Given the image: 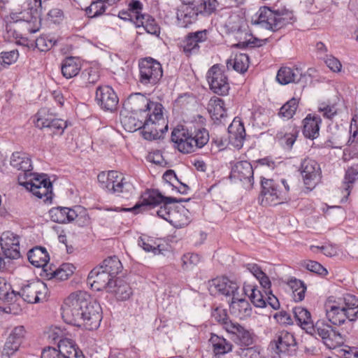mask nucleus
Returning a JSON list of instances; mask_svg holds the SVG:
<instances>
[{
	"instance_id": "48",
	"label": "nucleus",
	"mask_w": 358,
	"mask_h": 358,
	"mask_svg": "<svg viewBox=\"0 0 358 358\" xmlns=\"http://www.w3.org/2000/svg\"><path fill=\"white\" fill-rule=\"evenodd\" d=\"M142 16L143 19L140 20L142 23L136 24V27H142L148 34L158 36L160 34V28L155 20L148 15L142 14Z\"/></svg>"
},
{
	"instance_id": "18",
	"label": "nucleus",
	"mask_w": 358,
	"mask_h": 358,
	"mask_svg": "<svg viewBox=\"0 0 358 358\" xmlns=\"http://www.w3.org/2000/svg\"><path fill=\"white\" fill-rule=\"evenodd\" d=\"M309 334L320 337L325 345L331 348L334 346L333 342L335 341L337 343H340L342 339L341 334L334 330L332 327L323 322H317L315 324H313V330L308 331Z\"/></svg>"
},
{
	"instance_id": "36",
	"label": "nucleus",
	"mask_w": 358,
	"mask_h": 358,
	"mask_svg": "<svg viewBox=\"0 0 358 358\" xmlns=\"http://www.w3.org/2000/svg\"><path fill=\"white\" fill-rule=\"evenodd\" d=\"M293 314L297 324L306 332L313 330L311 315L307 309L301 306L295 307L293 308Z\"/></svg>"
},
{
	"instance_id": "24",
	"label": "nucleus",
	"mask_w": 358,
	"mask_h": 358,
	"mask_svg": "<svg viewBox=\"0 0 358 358\" xmlns=\"http://www.w3.org/2000/svg\"><path fill=\"white\" fill-rule=\"evenodd\" d=\"M40 29V22L35 16L24 20L13 27V36L15 38H27L28 34L37 32Z\"/></svg>"
},
{
	"instance_id": "61",
	"label": "nucleus",
	"mask_w": 358,
	"mask_h": 358,
	"mask_svg": "<svg viewBox=\"0 0 358 358\" xmlns=\"http://www.w3.org/2000/svg\"><path fill=\"white\" fill-rule=\"evenodd\" d=\"M303 265L308 271L321 276H325L328 273L327 270L317 262L308 260L304 262Z\"/></svg>"
},
{
	"instance_id": "58",
	"label": "nucleus",
	"mask_w": 358,
	"mask_h": 358,
	"mask_svg": "<svg viewBox=\"0 0 358 358\" xmlns=\"http://www.w3.org/2000/svg\"><path fill=\"white\" fill-rule=\"evenodd\" d=\"M299 133V128L296 126L289 127V131L287 132L283 137L285 145L288 150H290L296 141Z\"/></svg>"
},
{
	"instance_id": "50",
	"label": "nucleus",
	"mask_w": 358,
	"mask_h": 358,
	"mask_svg": "<svg viewBox=\"0 0 358 358\" xmlns=\"http://www.w3.org/2000/svg\"><path fill=\"white\" fill-rule=\"evenodd\" d=\"M182 201H183L182 199H177V201L166 200V201H163V203H162V204L159 206V208L156 210L157 215L159 217L166 220L167 222H169L170 223L171 214H172V212L173 210V208H172V207L170 206V204H171L173 203H180Z\"/></svg>"
},
{
	"instance_id": "40",
	"label": "nucleus",
	"mask_w": 358,
	"mask_h": 358,
	"mask_svg": "<svg viewBox=\"0 0 358 358\" xmlns=\"http://www.w3.org/2000/svg\"><path fill=\"white\" fill-rule=\"evenodd\" d=\"M190 222L189 212L184 206L173 208L170 223L176 227H183Z\"/></svg>"
},
{
	"instance_id": "46",
	"label": "nucleus",
	"mask_w": 358,
	"mask_h": 358,
	"mask_svg": "<svg viewBox=\"0 0 358 358\" xmlns=\"http://www.w3.org/2000/svg\"><path fill=\"white\" fill-rule=\"evenodd\" d=\"M191 134L194 152L196 149L203 148L209 141V133L205 128L195 129Z\"/></svg>"
},
{
	"instance_id": "60",
	"label": "nucleus",
	"mask_w": 358,
	"mask_h": 358,
	"mask_svg": "<svg viewBox=\"0 0 358 358\" xmlns=\"http://www.w3.org/2000/svg\"><path fill=\"white\" fill-rule=\"evenodd\" d=\"M25 334L26 331L24 327L23 326H17L12 330L8 337V339L14 343H17V345L20 346L24 338Z\"/></svg>"
},
{
	"instance_id": "57",
	"label": "nucleus",
	"mask_w": 358,
	"mask_h": 358,
	"mask_svg": "<svg viewBox=\"0 0 358 358\" xmlns=\"http://www.w3.org/2000/svg\"><path fill=\"white\" fill-rule=\"evenodd\" d=\"M181 260L182 268L187 270L197 265L201 261V257L198 254L187 253L182 257Z\"/></svg>"
},
{
	"instance_id": "45",
	"label": "nucleus",
	"mask_w": 358,
	"mask_h": 358,
	"mask_svg": "<svg viewBox=\"0 0 358 358\" xmlns=\"http://www.w3.org/2000/svg\"><path fill=\"white\" fill-rule=\"evenodd\" d=\"M65 333L59 327H54L50 334L49 338L51 339L54 343H57V347L59 349H66L68 347L73 343V341L64 338Z\"/></svg>"
},
{
	"instance_id": "19",
	"label": "nucleus",
	"mask_w": 358,
	"mask_h": 358,
	"mask_svg": "<svg viewBox=\"0 0 358 358\" xmlns=\"http://www.w3.org/2000/svg\"><path fill=\"white\" fill-rule=\"evenodd\" d=\"M199 8L187 4L180 6L176 12V24L179 27L188 28L195 23L199 14L204 15Z\"/></svg>"
},
{
	"instance_id": "35",
	"label": "nucleus",
	"mask_w": 358,
	"mask_h": 358,
	"mask_svg": "<svg viewBox=\"0 0 358 358\" xmlns=\"http://www.w3.org/2000/svg\"><path fill=\"white\" fill-rule=\"evenodd\" d=\"M229 310L232 314L240 318L249 316L252 313L251 306L248 301L243 299H239L235 296L231 297L229 302Z\"/></svg>"
},
{
	"instance_id": "23",
	"label": "nucleus",
	"mask_w": 358,
	"mask_h": 358,
	"mask_svg": "<svg viewBox=\"0 0 358 358\" xmlns=\"http://www.w3.org/2000/svg\"><path fill=\"white\" fill-rule=\"evenodd\" d=\"M229 142L236 148L240 149L243 147L245 138V130L244 124L240 118L235 117L228 127Z\"/></svg>"
},
{
	"instance_id": "56",
	"label": "nucleus",
	"mask_w": 358,
	"mask_h": 358,
	"mask_svg": "<svg viewBox=\"0 0 358 358\" xmlns=\"http://www.w3.org/2000/svg\"><path fill=\"white\" fill-rule=\"evenodd\" d=\"M18 58V52L17 50H11L9 52H2L0 54V66L8 67L15 63Z\"/></svg>"
},
{
	"instance_id": "13",
	"label": "nucleus",
	"mask_w": 358,
	"mask_h": 358,
	"mask_svg": "<svg viewBox=\"0 0 358 358\" xmlns=\"http://www.w3.org/2000/svg\"><path fill=\"white\" fill-rule=\"evenodd\" d=\"M208 35V29L188 33L180 43V50L188 57L198 54L200 51V43L207 41Z\"/></svg>"
},
{
	"instance_id": "52",
	"label": "nucleus",
	"mask_w": 358,
	"mask_h": 358,
	"mask_svg": "<svg viewBox=\"0 0 358 358\" xmlns=\"http://www.w3.org/2000/svg\"><path fill=\"white\" fill-rule=\"evenodd\" d=\"M108 8V5L99 0H93L89 7L86 8V13L90 17H96L103 14Z\"/></svg>"
},
{
	"instance_id": "20",
	"label": "nucleus",
	"mask_w": 358,
	"mask_h": 358,
	"mask_svg": "<svg viewBox=\"0 0 358 358\" xmlns=\"http://www.w3.org/2000/svg\"><path fill=\"white\" fill-rule=\"evenodd\" d=\"M87 280V283L96 291L103 289L108 291L114 281L113 278L110 276V274H108L102 269V267L99 266L94 268L90 272Z\"/></svg>"
},
{
	"instance_id": "29",
	"label": "nucleus",
	"mask_w": 358,
	"mask_h": 358,
	"mask_svg": "<svg viewBox=\"0 0 358 358\" xmlns=\"http://www.w3.org/2000/svg\"><path fill=\"white\" fill-rule=\"evenodd\" d=\"M302 76L301 69L296 66H281L278 71L276 80L281 85L298 83Z\"/></svg>"
},
{
	"instance_id": "34",
	"label": "nucleus",
	"mask_w": 358,
	"mask_h": 358,
	"mask_svg": "<svg viewBox=\"0 0 358 358\" xmlns=\"http://www.w3.org/2000/svg\"><path fill=\"white\" fill-rule=\"evenodd\" d=\"M212 344L213 352L215 357H220L232 350V343L222 336H219L215 334H211L209 339Z\"/></svg>"
},
{
	"instance_id": "8",
	"label": "nucleus",
	"mask_w": 358,
	"mask_h": 358,
	"mask_svg": "<svg viewBox=\"0 0 358 358\" xmlns=\"http://www.w3.org/2000/svg\"><path fill=\"white\" fill-rule=\"evenodd\" d=\"M36 127L48 129L53 136H62L68 127L67 121L56 117L55 115L47 108H42L32 117Z\"/></svg>"
},
{
	"instance_id": "47",
	"label": "nucleus",
	"mask_w": 358,
	"mask_h": 358,
	"mask_svg": "<svg viewBox=\"0 0 358 358\" xmlns=\"http://www.w3.org/2000/svg\"><path fill=\"white\" fill-rule=\"evenodd\" d=\"M80 85L83 87H89L91 85H94L99 80V72L92 68H88L83 70L79 77Z\"/></svg>"
},
{
	"instance_id": "38",
	"label": "nucleus",
	"mask_w": 358,
	"mask_h": 358,
	"mask_svg": "<svg viewBox=\"0 0 358 358\" xmlns=\"http://www.w3.org/2000/svg\"><path fill=\"white\" fill-rule=\"evenodd\" d=\"M243 291L248 295L251 302L258 308H264L266 306V294L261 292L257 286L252 285H245Z\"/></svg>"
},
{
	"instance_id": "22",
	"label": "nucleus",
	"mask_w": 358,
	"mask_h": 358,
	"mask_svg": "<svg viewBox=\"0 0 358 358\" xmlns=\"http://www.w3.org/2000/svg\"><path fill=\"white\" fill-rule=\"evenodd\" d=\"M80 206H76L73 208L67 207H54L49 210V215L52 221L65 224L74 221L78 217V210H80Z\"/></svg>"
},
{
	"instance_id": "28",
	"label": "nucleus",
	"mask_w": 358,
	"mask_h": 358,
	"mask_svg": "<svg viewBox=\"0 0 358 358\" xmlns=\"http://www.w3.org/2000/svg\"><path fill=\"white\" fill-rule=\"evenodd\" d=\"M143 5L137 0H132L129 3V8L127 10H120L118 13V17L123 20L131 21L134 24H138L142 23L140 20L143 19L142 16Z\"/></svg>"
},
{
	"instance_id": "11",
	"label": "nucleus",
	"mask_w": 358,
	"mask_h": 358,
	"mask_svg": "<svg viewBox=\"0 0 358 358\" xmlns=\"http://www.w3.org/2000/svg\"><path fill=\"white\" fill-rule=\"evenodd\" d=\"M47 292L46 285L41 280H35L23 284L17 294L24 301L36 303L46 299Z\"/></svg>"
},
{
	"instance_id": "44",
	"label": "nucleus",
	"mask_w": 358,
	"mask_h": 358,
	"mask_svg": "<svg viewBox=\"0 0 358 358\" xmlns=\"http://www.w3.org/2000/svg\"><path fill=\"white\" fill-rule=\"evenodd\" d=\"M99 267H102L110 276L114 278L122 270V266L121 262L115 256L110 257L104 259Z\"/></svg>"
},
{
	"instance_id": "5",
	"label": "nucleus",
	"mask_w": 358,
	"mask_h": 358,
	"mask_svg": "<svg viewBox=\"0 0 358 358\" xmlns=\"http://www.w3.org/2000/svg\"><path fill=\"white\" fill-rule=\"evenodd\" d=\"M261 187L259 201L262 206H275L289 198V185L285 179L261 177Z\"/></svg>"
},
{
	"instance_id": "59",
	"label": "nucleus",
	"mask_w": 358,
	"mask_h": 358,
	"mask_svg": "<svg viewBox=\"0 0 358 358\" xmlns=\"http://www.w3.org/2000/svg\"><path fill=\"white\" fill-rule=\"evenodd\" d=\"M35 43L36 48L38 50L41 52H46L55 45V41H52L49 38L48 36H41L36 38Z\"/></svg>"
},
{
	"instance_id": "31",
	"label": "nucleus",
	"mask_w": 358,
	"mask_h": 358,
	"mask_svg": "<svg viewBox=\"0 0 358 358\" xmlns=\"http://www.w3.org/2000/svg\"><path fill=\"white\" fill-rule=\"evenodd\" d=\"M108 292L113 294L120 301H125L132 295V289L129 284L122 278L114 280L112 285L108 288Z\"/></svg>"
},
{
	"instance_id": "25",
	"label": "nucleus",
	"mask_w": 358,
	"mask_h": 358,
	"mask_svg": "<svg viewBox=\"0 0 358 358\" xmlns=\"http://www.w3.org/2000/svg\"><path fill=\"white\" fill-rule=\"evenodd\" d=\"M325 308L328 320L334 325H341L348 319L341 303L338 301L333 303L328 301L325 304Z\"/></svg>"
},
{
	"instance_id": "1",
	"label": "nucleus",
	"mask_w": 358,
	"mask_h": 358,
	"mask_svg": "<svg viewBox=\"0 0 358 358\" xmlns=\"http://www.w3.org/2000/svg\"><path fill=\"white\" fill-rule=\"evenodd\" d=\"M124 107L137 117V122L134 127L129 126V129H142L145 139H159L167 131L168 125L165 124L162 103L150 101L141 93H136L129 96Z\"/></svg>"
},
{
	"instance_id": "42",
	"label": "nucleus",
	"mask_w": 358,
	"mask_h": 358,
	"mask_svg": "<svg viewBox=\"0 0 358 358\" xmlns=\"http://www.w3.org/2000/svg\"><path fill=\"white\" fill-rule=\"evenodd\" d=\"M249 66V57L245 54L236 55L234 58L228 59L227 67L228 69H233L237 72L245 73Z\"/></svg>"
},
{
	"instance_id": "6",
	"label": "nucleus",
	"mask_w": 358,
	"mask_h": 358,
	"mask_svg": "<svg viewBox=\"0 0 358 358\" xmlns=\"http://www.w3.org/2000/svg\"><path fill=\"white\" fill-rule=\"evenodd\" d=\"M97 180L101 188L122 198L129 199L134 193L133 184L116 171L101 172Z\"/></svg>"
},
{
	"instance_id": "16",
	"label": "nucleus",
	"mask_w": 358,
	"mask_h": 358,
	"mask_svg": "<svg viewBox=\"0 0 358 358\" xmlns=\"http://www.w3.org/2000/svg\"><path fill=\"white\" fill-rule=\"evenodd\" d=\"M192 134L188 129L182 125H178L171 132V141L174 148L180 152L187 154L194 152Z\"/></svg>"
},
{
	"instance_id": "43",
	"label": "nucleus",
	"mask_w": 358,
	"mask_h": 358,
	"mask_svg": "<svg viewBox=\"0 0 358 358\" xmlns=\"http://www.w3.org/2000/svg\"><path fill=\"white\" fill-rule=\"evenodd\" d=\"M75 267L73 264H62L59 268L46 273L49 280L56 279L58 280H67L74 272Z\"/></svg>"
},
{
	"instance_id": "49",
	"label": "nucleus",
	"mask_w": 358,
	"mask_h": 358,
	"mask_svg": "<svg viewBox=\"0 0 358 358\" xmlns=\"http://www.w3.org/2000/svg\"><path fill=\"white\" fill-rule=\"evenodd\" d=\"M31 9L27 8L20 11L13 10L10 13V24L9 25L10 29L8 31L12 30L11 26L15 27L16 24L22 22L24 20H27L31 18Z\"/></svg>"
},
{
	"instance_id": "54",
	"label": "nucleus",
	"mask_w": 358,
	"mask_h": 358,
	"mask_svg": "<svg viewBox=\"0 0 358 358\" xmlns=\"http://www.w3.org/2000/svg\"><path fill=\"white\" fill-rule=\"evenodd\" d=\"M138 245L141 247L145 252H152L155 255L161 253L159 245H157L154 240L149 237L141 236L138 240Z\"/></svg>"
},
{
	"instance_id": "30",
	"label": "nucleus",
	"mask_w": 358,
	"mask_h": 358,
	"mask_svg": "<svg viewBox=\"0 0 358 358\" xmlns=\"http://www.w3.org/2000/svg\"><path fill=\"white\" fill-rule=\"evenodd\" d=\"M29 262L36 267H43L47 272L46 267L50 260L49 255L45 248L35 247L30 250L27 254Z\"/></svg>"
},
{
	"instance_id": "63",
	"label": "nucleus",
	"mask_w": 358,
	"mask_h": 358,
	"mask_svg": "<svg viewBox=\"0 0 358 358\" xmlns=\"http://www.w3.org/2000/svg\"><path fill=\"white\" fill-rule=\"evenodd\" d=\"M109 358H136V357L132 350L113 349L110 352Z\"/></svg>"
},
{
	"instance_id": "17",
	"label": "nucleus",
	"mask_w": 358,
	"mask_h": 358,
	"mask_svg": "<svg viewBox=\"0 0 358 358\" xmlns=\"http://www.w3.org/2000/svg\"><path fill=\"white\" fill-rule=\"evenodd\" d=\"M0 244L6 258L15 259L20 257L19 236L12 231H7L2 233Z\"/></svg>"
},
{
	"instance_id": "3",
	"label": "nucleus",
	"mask_w": 358,
	"mask_h": 358,
	"mask_svg": "<svg viewBox=\"0 0 358 358\" xmlns=\"http://www.w3.org/2000/svg\"><path fill=\"white\" fill-rule=\"evenodd\" d=\"M10 164L13 169L22 172L17 177L20 185L45 202H51L53 195L52 182L46 174L38 175L31 172V159L27 153L14 152L10 157Z\"/></svg>"
},
{
	"instance_id": "51",
	"label": "nucleus",
	"mask_w": 358,
	"mask_h": 358,
	"mask_svg": "<svg viewBox=\"0 0 358 358\" xmlns=\"http://www.w3.org/2000/svg\"><path fill=\"white\" fill-rule=\"evenodd\" d=\"M298 105V99L292 98L280 108L278 115L286 119H290L295 114Z\"/></svg>"
},
{
	"instance_id": "9",
	"label": "nucleus",
	"mask_w": 358,
	"mask_h": 358,
	"mask_svg": "<svg viewBox=\"0 0 358 358\" xmlns=\"http://www.w3.org/2000/svg\"><path fill=\"white\" fill-rule=\"evenodd\" d=\"M166 200L177 201L176 198L171 196H165L155 189H148L141 194V201L136 203L131 208H115L114 210L117 212H134L138 213L142 210L148 208H154L163 203Z\"/></svg>"
},
{
	"instance_id": "14",
	"label": "nucleus",
	"mask_w": 358,
	"mask_h": 358,
	"mask_svg": "<svg viewBox=\"0 0 358 358\" xmlns=\"http://www.w3.org/2000/svg\"><path fill=\"white\" fill-rule=\"evenodd\" d=\"M95 101L105 111L114 112L117 109L119 98L109 85H99L96 90Z\"/></svg>"
},
{
	"instance_id": "4",
	"label": "nucleus",
	"mask_w": 358,
	"mask_h": 358,
	"mask_svg": "<svg viewBox=\"0 0 358 358\" xmlns=\"http://www.w3.org/2000/svg\"><path fill=\"white\" fill-rule=\"evenodd\" d=\"M294 16L287 9L274 10L266 6L260 7L252 16L251 22L262 29L277 31L288 24L292 23Z\"/></svg>"
},
{
	"instance_id": "53",
	"label": "nucleus",
	"mask_w": 358,
	"mask_h": 358,
	"mask_svg": "<svg viewBox=\"0 0 358 358\" xmlns=\"http://www.w3.org/2000/svg\"><path fill=\"white\" fill-rule=\"evenodd\" d=\"M358 175L355 173H353L349 170H347L345 175V180L343 182V189L342 190V193L344 195V198L342 199L347 201L348 196L350 194L351 189L352 187L353 183L357 179Z\"/></svg>"
},
{
	"instance_id": "27",
	"label": "nucleus",
	"mask_w": 358,
	"mask_h": 358,
	"mask_svg": "<svg viewBox=\"0 0 358 358\" xmlns=\"http://www.w3.org/2000/svg\"><path fill=\"white\" fill-rule=\"evenodd\" d=\"M226 331L235 335L241 345L249 346L253 343V334L238 322L227 324Z\"/></svg>"
},
{
	"instance_id": "39",
	"label": "nucleus",
	"mask_w": 358,
	"mask_h": 358,
	"mask_svg": "<svg viewBox=\"0 0 358 358\" xmlns=\"http://www.w3.org/2000/svg\"><path fill=\"white\" fill-rule=\"evenodd\" d=\"M81 69L80 63L78 59L70 57L63 60L61 71L63 76L67 79L75 77Z\"/></svg>"
},
{
	"instance_id": "7",
	"label": "nucleus",
	"mask_w": 358,
	"mask_h": 358,
	"mask_svg": "<svg viewBox=\"0 0 358 358\" xmlns=\"http://www.w3.org/2000/svg\"><path fill=\"white\" fill-rule=\"evenodd\" d=\"M138 82L148 87L157 85L163 76L162 64L152 57L141 59L138 62Z\"/></svg>"
},
{
	"instance_id": "64",
	"label": "nucleus",
	"mask_w": 358,
	"mask_h": 358,
	"mask_svg": "<svg viewBox=\"0 0 358 358\" xmlns=\"http://www.w3.org/2000/svg\"><path fill=\"white\" fill-rule=\"evenodd\" d=\"M65 350H57L52 347L45 348L41 352V358H62V355H64Z\"/></svg>"
},
{
	"instance_id": "2",
	"label": "nucleus",
	"mask_w": 358,
	"mask_h": 358,
	"mask_svg": "<svg viewBox=\"0 0 358 358\" xmlns=\"http://www.w3.org/2000/svg\"><path fill=\"white\" fill-rule=\"evenodd\" d=\"M62 310L66 323L90 331L96 329L102 320L100 305L92 301L90 295L82 291L71 294L65 299Z\"/></svg>"
},
{
	"instance_id": "26",
	"label": "nucleus",
	"mask_w": 358,
	"mask_h": 358,
	"mask_svg": "<svg viewBox=\"0 0 358 358\" xmlns=\"http://www.w3.org/2000/svg\"><path fill=\"white\" fill-rule=\"evenodd\" d=\"M322 119L317 115L308 114L303 120L302 132L306 138L314 140L320 135Z\"/></svg>"
},
{
	"instance_id": "32",
	"label": "nucleus",
	"mask_w": 358,
	"mask_h": 358,
	"mask_svg": "<svg viewBox=\"0 0 358 358\" xmlns=\"http://www.w3.org/2000/svg\"><path fill=\"white\" fill-rule=\"evenodd\" d=\"M338 301L341 303L350 322L358 318V298L352 294H346L343 298L338 299Z\"/></svg>"
},
{
	"instance_id": "10",
	"label": "nucleus",
	"mask_w": 358,
	"mask_h": 358,
	"mask_svg": "<svg viewBox=\"0 0 358 358\" xmlns=\"http://www.w3.org/2000/svg\"><path fill=\"white\" fill-rule=\"evenodd\" d=\"M206 78L213 92L220 96L228 94L230 89L228 76L219 64H215L209 69Z\"/></svg>"
},
{
	"instance_id": "33",
	"label": "nucleus",
	"mask_w": 358,
	"mask_h": 358,
	"mask_svg": "<svg viewBox=\"0 0 358 358\" xmlns=\"http://www.w3.org/2000/svg\"><path fill=\"white\" fill-rule=\"evenodd\" d=\"M275 343L278 354L286 353L291 348H294L296 345L294 335L287 331L278 332Z\"/></svg>"
},
{
	"instance_id": "21",
	"label": "nucleus",
	"mask_w": 358,
	"mask_h": 358,
	"mask_svg": "<svg viewBox=\"0 0 358 358\" xmlns=\"http://www.w3.org/2000/svg\"><path fill=\"white\" fill-rule=\"evenodd\" d=\"M238 284L227 277L217 278L211 282L210 291L211 293L234 297L238 292Z\"/></svg>"
},
{
	"instance_id": "55",
	"label": "nucleus",
	"mask_w": 358,
	"mask_h": 358,
	"mask_svg": "<svg viewBox=\"0 0 358 358\" xmlns=\"http://www.w3.org/2000/svg\"><path fill=\"white\" fill-rule=\"evenodd\" d=\"M213 317L220 324H222L223 329L226 330V324L233 323L231 320H229L227 313L225 309L217 307L212 312Z\"/></svg>"
},
{
	"instance_id": "12",
	"label": "nucleus",
	"mask_w": 358,
	"mask_h": 358,
	"mask_svg": "<svg viewBox=\"0 0 358 358\" xmlns=\"http://www.w3.org/2000/svg\"><path fill=\"white\" fill-rule=\"evenodd\" d=\"M299 171L307 189L312 190L320 181L321 168L315 159L309 157L303 159L301 162Z\"/></svg>"
},
{
	"instance_id": "41",
	"label": "nucleus",
	"mask_w": 358,
	"mask_h": 358,
	"mask_svg": "<svg viewBox=\"0 0 358 358\" xmlns=\"http://www.w3.org/2000/svg\"><path fill=\"white\" fill-rule=\"evenodd\" d=\"M182 4L199 8V10L203 11L204 15H211L216 10L218 5L217 0H182Z\"/></svg>"
},
{
	"instance_id": "15",
	"label": "nucleus",
	"mask_w": 358,
	"mask_h": 358,
	"mask_svg": "<svg viewBox=\"0 0 358 358\" xmlns=\"http://www.w3.org/2000/svg\"><path fill=\"white\" fill-rule=\"evenodd\" d=\"M253 175L251 164L247 161H240L231 166L229 178L231 180L242 182L246 189H251L254 183Z\"/></svg>"
},
{
	"instance_id": "37",
	"label": "nucleus",
	"mask_w": 358,
	"mask_h": 358,
	"mask_svg": "<svg viewBox=\"0 0 358 358\" xmlns=\"http://www.w3.org/2000/svg\"><path fill=\"white\" fill-rule=\"evenodd\" d=\"M208 111L212 119L215 121H222L226 115L224 101L219 97L213 96L208 103Z\"/></svg>"
},
{
	"instance_id": "62",
	"label": "nucleus",
	"mask_w": 358,
	"mask_h": 358,
	"mask_svg": "<svg viewBox=\"0 0 358 358\" xmlns=\"http://www.w3.org/2000/svg\"><path fill=\"white\" fill-rule=\"evenodd\" d=\"M243 20L238 15L231 16L227 21V27L231 33H240L242 31Z\"/></svg>"
}]
</instances>
